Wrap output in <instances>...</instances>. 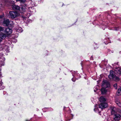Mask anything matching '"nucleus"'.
Segmentation results:
<instances>
[{
  "label": "nucleus",
  "mask_w": 121,
  "mask_h": 121,
  "mask_svg": "<svg viewBox=\"0 0 121 121\" xmlns=\"http://www.w3.org/2000/svg\"><path fill=\"white\" fill-rule=\"evenodd\" d=\"M17 31L19 32H22V29L20 27L17 26L15 28Z\"/></svg>",
  "instance_id": "9"
},
{
  "label": "nucleus",
  "mask_w": 121,
  "mask_h": 121,
  "mask_svg": "<svg viewBox=\"0 0 121 121\" xmlns=\"http://www.w3.org/2000/svg\"><path fill=\"white\" fill-rule=\"evenodd\" d=\"M3 25L4 26H8L10 27L11 25L9 24V23H2Z\"/></svg>",
  "instance_id": "21"
},
{
  "label": "nucleus",
  "mask_w": 121,
  "mask_h": 121,
  "mask_svg": "<svg viewBox=\"0 0 121 121\" xmlns=\"http://www.w3.org/2000/svg\"><path fill=\"white\" fill-rule=\"evenodd\" d=\"M12 8L13 10H19L20 7L18 5L14 4L13 5Z\"/></svg>",
  "instance_id": "12"
},
{
  "label": "nucleus",
  "mask_w": 121,
  "mask_h": 121,
  "mask_svg": "<svg viewBox=\"0 0 121 121\" xmlns=\"http://www.w3.org/2000/svg\"><path fill=\"white\" fill-rule=\"evenodd\" d=\"M94 46L95 47L94 48L95 49H96L98 48V47L97 46V44H95Z\"/></svg>",
  "instance_id": "27"
},
{
  "label": "nucleus",
  "mask_w": 121,
  "mask_h": 121,
  "mask_svg": "<svg viewBox=\"0 0 121 121\" xmlns=\"http://www.w3.org/2000/svg\"><path fill=\"white\" fill-rule=\"evenodd\" d=\"M110 109L111 110V113L112 114H114L116 111V107L113 106H111Z\"/></svg>",
  "instance_id": "6"
},
{
  "label": "nucleus",
  "mask_w": 121,
  "mask_h": 121,
  "mask_svg": "<svg viewBox=\"0 0 121 121\" xmlns=\"http://www.w3.org/2000/svg\"><path fill=\"white\" fill-rule=\"evenodd\" d=\"M96 105H95V108L94 109V111L96 112H99V115H101V114L100 112L99 111V108H96Z\"/></svg>",
  "instance_id": "17"
},
{
  "label": "nucleus",
  "mask_w": 121,
  "mask_h": 121,
  "mask_svg": "<svg viewBox=\"0 0 121 121\" xmlns=\"http://www.w3.org/2000/svg\"><path fill=\"white\" fill-rule=\"evenodd\" d=\"M27 6L25 4H23L21 7V9L23 12H25L26 11L27 8Z\"/></svg>",
  "instance_id": "10"
},
{
  "label": "nucleus",
  "mask_w": 121,
  "mask_h": 121,
  "mask_svg": "<svg viewBox=\"0 0 121 121\" xmlns=\"http://www.w3.org/2000/svg\"><path fill=\"white\" fill-rule=\"evenodd\" d=\"M3 83L2 82H1V81H0V90L3 89L4 88V86H2Z\"/></svg>",
  "instance_id": "20"
},
{
  "label": "nucleus",
  "mask_w": 121,
  "mask_h": 121,
  "mask_svg": "<svg viewBox=\"0 0 121 121\" xmlns=\"http://www.w3.org/2000/svg\"><path fill=\"white\" fill-rule=\"evenodd\" d=\"M74 79V78H73L72 79V80L73 81V82H75V80H73V79Z\"/></svg>",
  "instance_id": "30"
},
{
  "label": "nucleus",
  "mask_w": 121,
  "mask_h": 121,
  "mask_svg": "<svg viewBox=\"0 0 121 121\" xmlns=\"http://www.w3.org/2000/svg\"><path fill=\"white\" fill-rule=\"evenodd\" d=\"M99 101L101 103L99 105V108L103 109L105 108L108 107V104L106 102V99L104 97H101L99 98Z\"/></svg>",
  "instance_id": "1"
},
{
  "label": "nucleus",
  "mask_w": 121,
  "mask_h": 121,
  "mask_svg": "<svg viewBox=\"0 0 121 121\" xmlns=\"http://www.w3.org/2000/svg\"><path fill=\"white\" fill-rule=\"evenodd\" d=\"M7 0H0V3L1 6L0 7V9L2 10L3 8L2 6L6 5V3L7 1Z\"/></svg>",
  "instance_id": "4"
},
{
  "label": "nucleus",
  "mask_w": 121,
  "mask_h": 121,
  "mask_svg": "<svg viewBox=\"0 0 121 121\" xmlns=\"http://www.w3.org/2000/svg\"><path fill=\"white\" fill-rule=\"evenodd\" d=\"M110 74L108 76L109 78L110 79H113V78L115 77L114 73L112 70H111L110 71Z\"/></svg>",
  "instance_id": "5"
},
{
  "label": "nucleus",
  "mask_w": 121,
  "mask_h": 121,
  "mask_svg": "<svg viewBox=\"0 0 121 121\" xmlns=\"http://www.w3.org/2000/svg\"><path fill=\"white\" fill-rule=\"evenodd\" d=\"M96 87H95L94 88V91L95 92H96L97 89H96Z\"/></svg>",
  "instance_id": "28"
},
{
  "label": "nucleus",
  "mask_w": 121,
  "mask_h": 121,
  "mask_svg": "<svg viewBox=\"0 0 121 121\" xmlns=\"http://www.w3.org/2000/svg\"><path fill=\"white\" fill-rule=\"evenodd\" d=\"M10 16L12 18H15L16 17L18 16L19 14L16 12H9Z\"/></svg>",
  "instance_id": "2"
},
{
  "label": "nucleus",
  "mask_w": 121,
  "mask_h": 121,
  "mask_svg": "<svg viewBox=\"0 0 121 121\" xmlns=\"http://www.w3.org/2000/svg\"><path fill=\"white\" fill-rule=\"evenodd\" d=\"M110 83L108 82H105L104 83H103L102 84L103 86L106 88L109 87L110 86Z\"/></svg>",
  "instance_id": "11"
},
{
  "label": "nucleus",
  "mask_w": 121,
  "mask_h": 121,
  "mask_svg": "<svg viewBox=\"0 0 121 121\" xmlns=\"http://www.w3.org/2000/svg\"><path fill=\"white\" fill-rule=\"evenodd\" d=\"M109 40L108 38H106L104 40V43L106 44H107L108 43H109Z\"/></svg>",
  "instance_id": "14"
},
{
  "label": "nucleus",
  "mask_w": 121,
  "mask_h": 121,
  "mask_svg": "<svg viewBox=\"0 0 121 121\" xmlns=\"http://www.w3.org/2000/svg\"><path fill=\"white\" fill-rule=\"evenodd\" d=\"M17 1H19L21 3H24L25 2L26 0H16Z\"/></svg>",
  "instance_id": "23"
},
{
  "label": "nucleus",
  "mask_w": 121,
  "mask_h": 121,
  "mask_svg": "<svg viewBox=\"0 0 121 121\" xmlns=\"http://www.w3.org/2000/svg\"><path fill=\"white\" fill-rule=\"evenodd\" d=\"M4 49H5V50L6 51V52H9V47H8L7 46H5L4 47Z\"/></svg>",
  "instance_id": "19"
},
{
  "label": "nucleus",
  "mask_w": 121,
  "mask_h": 121,
  "mask_svg": "<svg viewBox=\"0 0 121 121\" xmlns=\"http://www.w3.org/2000/svg\"><path fill=\"white\" fill-rule=\"evenodd\" d=\"M113 86L115 89H117L118 87L117 84V83L113 85Z\"/></svg>",
  "instance_id": "24"
},
{
  "label": "nucleus",
  "mask_w": 121,
  "mask_h": 121,
  "mask_svg": "<svg viewBox=\"0 0 121 121\" xmlns=\"http://www.w3.org/2000/svg\"><path fill=\"white\" fill-rule=\"evenodd\" d=\"M77 75V74H76L75 75V76H76V75Z\"/></svg>",
  "instance_id": "33"
},
{
  "label": "nucleus",
  "mask_w": 121,
  "mask_h": 121,
  "mask_svg": "<svg viewBox=\"0 0 121 121\" xmlns=\"http://www.w3.org/2000/svg\"><path fill=\"white\" fill-rule=\"evenodd\" d=\"M113 119L115 121H119L121 119V115L119 114H115Z\"/></svg>",
  "instance_id": "3"
},
{
  "label": "nucleus",
  "mask_w": 121,
  "mask_h": 121,
  "mask_svg": "<svg viewBox=\"0 0 121 121\" xmlns=\"http://www.w3.org/2000/svg\"><path fill=\"white\" fill-rule=\"evenodd\" d=\"M118 30V29H116V30Z\"/></svg>",
  "instance_id": "34"
},
{
  "label": "nucleus",
  "mask_w": 121,
  "mask_h": 121,
  "mask_svg": "<svg viewBox=\"0 0 121 121\" xmlns=\"http://www.w3.org/2000/svg\"><path fill=\"white\" fill-rule=\"evenodd\" d=\"M6 37L5 34L3 33H0V42H1L3 39H5Z\"/></svg>",
  "instance_id": "7"
},
{
  "label": "nucleus",
  "mask_w": 121,
  "mask_h": 121,
  "mask_svg": "<svg viewBox=\"0 0 121 121\" xmlns=\"http://www.w3.org/2000/svg\"><path fill=\"white\" fill-rule=\"evenodd\" d=\"M12 30L9 28H6L5 30V32L8 35H10L12 33Z\"/></svg>",
  "instance_id": "8"
},
{
  "label": "nucleus",
  "mask_w": 121,
  "mask_h": 121,
  "mask_svg": "<svg viewBox=\"0 0 121 121\" xmlns=\"http://www.w3.org/2000/svg\"><path fill=\"white\" fill-rule=\"evenodd\" d=\"M117 74L118 75H121V71L120 70H118L117 72Z\"/></svg>",
  "instance_id": "25"
},
{
  "label": "nucleus",
  "mask_w": 121,
  "mask_h": 121,
  "mask_svg": "<svg viewBox=\"0 0 121 121\" xmlns=\"http://www.w3.org/2000/svg\"><path fill=\"white\" fill-rule=\"evenodd\" d=\"M106 87H103L102 88L101 91V93L102 94H104L106 93L107 91V90L106 89Z\"/></svg>",
  "instance_id": "13"
},
{
  "label": "nucleus",
  "mask_w": 121,
  "mask_h": 121,
  "mask_svg": "<svg viewBox=\"0 0 121 121\" xmlns=\"http://www.w3.org/2000/svg\"><path fill=\"white\" fill-rule=\"evenodd\" d=\"M3 15H0V19L1 18H3Z\"/></svg>",
  "instance_id": "29"
},
{
  "label": "nucleus",
  "mask_w": 121,
  "mask_h": 121,
  "mask_svg": "<svg viewBox=\"0 0 121 121\" xmlns=\"http://www.w3.org/2000/svg\"><path fill=\"white\" fill-rule=\"evenodd\" d=\"M26 121H28L27 120H26Z\"/></svg>",
  "instance_id": "35"
},
{
  "label": "nucleus",
  "mask_w": 121,
  "mask_h": 121,
  "mask_svg": "<svg viewBox=\"0 0 121 121\" xmlns=\"http://www.w3.org/2000/svg\"><path fill=\"white\" fill-rule=\"evenodd\" d=\"M10 22L8 19H5L4 20L3 23H9Z\"/></svg>",
  "instance_id": "22"
},
{
  "label": "nucleus",
  "mask_w": 121,
  "mask_h": 121,
  "mask_svg": "<svg viewBox=\"0 0 121 121\" xmlns=\"http://www.w3.org/2000/svg\"><path fill=\"white\" fill-rule=\"evenodd\" d=\"M113 80L116 81H118L119 80L120 78L116 76L115 75V77H114V78H113Z\"/></svg>",
  "instance_id": "18"
},
{
  "label": "nucleus",
  "mask_w": 121,
  "mask_h": 121,
  "mask_svg": "<svg viewBox=\"0 0 121 121\" xmlns=\"http://www.w3.org/2000/svg\"><path fill=\"white\" fill-rule=\"evenodd\" d=\"M116 93L118 95H121V87L118 89L117 92Z\"/></svg>",
  "instance_id": "15"
},
{
  "label": "nucleus",
  "mask_w": 121,
  "mask_h": 121,
  "mask_svg": "<svg viewBox=\"0 0 121 121\" xmlns=\"http://www.w3.org/2000/svg\"><path fill=\"white\" fill-rule=\"evenodd\" d=\"M4 64H2V65H4Z\"/></svg>",
  "instance_id": "32"
},
{
  "label": "nucleus",
  "mask_w": 121,
  "mask_h": 121,
  "mask_svg": "<svg viewBox=\"0 0 121 121\" xmlns=\"http://www.w3.org/2000/svg\"><path fill=\"white\" fill-rule=\"evenodd\" d=\"M91 60H92V59H93V58H92V56H91Z\"/></svg>",
  "instance_id": "31"
},
{
  "label": "nucleus",
  "mask_w": 121,
  "mask_h": 121,
  "mask_svg": "<svg viewBox=\"0 0 121 121\" xmlns=\"http://www.w3.org/2000/svg\"><path fill=\"white\" fill-rule=\"evenodd\" d=\"M115 102L117 104L119 107H121V102L118 100H116Z\"/></svg>",
  "instance_id": "16"
},
{
  "label": "nucleus",
  "mask_w": 121,
  "mask_h": 121,
  "mask_svg": "<svg viewBox=\"0 0 121 121\" xmlns=\"http://www.w3.org/2000/svg\"><path fill=\"white\" fill-rule=\"evenodd\" d=\"M4 30V28L2 27H1L0 26V31H3Z\"/></svg>",
  "instance_id": "26"
}]
</instances>
